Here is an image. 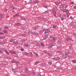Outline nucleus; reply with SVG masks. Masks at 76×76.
<instances>
[{"instance_id": "1", "label": "nucleus", "mask_w": 76, "mask_h": 76, "mask_svg": "<svg viewBox=\"0 0 76 76\" xmlns=\"http://www.w3.org/2000/svg\"><path fill=\"white\" fill-rule=\"evenodd\" d=\"M52 59L54 60H60V58L56 57L53 58Z\"/></svg>"}, {"instance_id": "2", "label": "nucleus", "mask_w": 76, "mask_h": 76, "mask_svg": "<svg viewBox=\"0 0 76 76\" xmlns=\"http://www.w3.org/2000/svg\"><path fill=\"white\" fill-rule=\"evenodd\" d=\"M52 12L53 13V15L54 16H55V17H56V12L55 10H52Z\"/></svg>"}, {"instance_id": "3", "label": "nucleus", "mask_w": 76, "mask_h": 76, "mask_svg": "<svg viewBox=\"0 0 76 76\" xmlns=\"http://www.w3.org/2000/svg\"><path fill=\"white\" fill-rule=\"evenodd\" d=\"M50 30L48 29L46 30L45 32V34H46L47 33H48V32H50Z\"/></svg>"}, {"instance_id": "4", "label": "nucleus", "mask_w": 76, "mask_h": 76, "mask_svg": "<svg viewBox=\"0 0 76 76\" xmlns=\"http://www.w3.org/2000/svg\"><path fill=\"white\" fill-rule=\"evenodd\" d=\"M65 39L67 41H70V40H71L72 39L70 38L67 37L65 38Z\"/></svg>"}, {"instance_id": "5", "label": "nucleus", "mask_w": 76, "mask_h": 76, "mask_svg": "<svg viewBox=\"0 0 76 76\" xmlns=\"http://www.w3.org/2000/svg\"><path fill=\"white\" fill-rule=\"evenodd\" d=\"M47 38H48V35H47V34H45V35L43 37V38L44 39H47Z\"/></svg>"}, {"instance_id": "6", "label": "nucleus", "mask_w": 76, "mask_h": 76, "mask_svg": "<svg viewBox=\"0 0 76 76\" xmlns=\"http://www.w3.org/2000/svg\"><path fill=\"white\" fill-rule=\"evenodd\" d=\"M13 45H17L18 44V42H14L13 43Z\"/></svg>"}, {"instance_id": "7", "label": "nucleus", "mask_w": 76, "mask_h": 76, "mask_svg": "<svg viewBox=\"0 0 76 76\" xmlns=\"http://www.w3.org/2000/svg\"><path fill=\"white\" fill-rule=\"evenodd\" d=\"M11 63H19V62L18 61H11Z\"/></svg>"}, {"instance_id": "8", "label": "nucleus", "mask_w": 76, "mask_h": 76, "mask_svg": "<svg viewBox=\"0 0 76 76\" xmlns=\"http://www.w3.org/2000/svg\"><path fill=\"white\" fill-rule=\"evenodd\" d=\"M15 26H20L21 25V24L20 23H17L15 24Z\"/></svg>"}, {"instance_id": "9", "label": "nucleus", "mask_w": 76, "mask_h": 76, "mask_svg": "<svg viewBox=\"0 0 76 76\" xmlns=\"http://www.w3.org/2000/svg\"><path fill=\"white\" fill-rule=\"evenodd\" d=\"M32 34H34V35H38V33L37 32H34L32 33Z\"/></svg>"}, {"instance_id": "10", "label": "nucleus", "mask_w": 76, "mask_h": 76, "mask_svg": "<svg viewBox=\"0 0 76 76\" xmlns=\"http://www.w3.org/2000/svg\"><path fill=\"white\" fill-rule=\"evenodd\" d=\"M34 54H35L36 57H39V56H38V55L37 53L35 52H34Z\"/></svg>"}, {"instance_id": "11", "label": "nucleus", "mask_w": 76, "mask_h": 76, "mask_svg": "<svg viewBox=\"0 0 76 76\" xmlns=\"http://www.w3.org/2000/svg\"><path fill=\"white\" fill-rule=\"evenodd\" d=\"M25 71L26 73H28V70L27 69L25 68Z\"/></svg>"}, {"instance_id": "12", "label": "nucleus", "mask_w": 76, "mask_h": 76, "mask_svg": "<svg viewBox=\"0 0 76 76\" xmlns=\"http://www.w3.org/2000/svg\"><path fill=\"white\" fill-rule=\"evenodd\" d=\"M3 15L1 14V15H0V20H1L2 18H3Z\"/></svg>"}, {"instance_id": "13", "label": "nucleus", "mask_w": 76, "mask_h": 76, "mask_svg": "<svg viewBox=\"0 0 76 76\" xmlns=\"http://www.w3.org/2000/svg\"><path fill=\"white\" fill-rule=\"evenodd\" d=\"M50 38L51 39L53 38V40H56L55 38L54 37V36H50Z\"/></svg>"}, {"instance_id": "14", "label": "nucleus", "mask_w": 76, "mask_h": 76, "mask_svg": "<svg viewBox=\"0 0 76 76\" xmlns=\"http://www.w3.org/2000/svg\"><path fill=\"white\" fill-rule=\"evenodd\" d=\"M72 61V62L73 63H76V60H73Z\"/></svg>"}, {"instance_id": "15", "label": "nucleus", "mask_w": 76, "mask_h": 76, "mask_svg": "<svg viewBox=\"0 0 76 76\" xmlns=\"http://www.w3.org/2000/svg\"><path fill=\"white\" fill-rule=\"evenodd\" d=\"M38 2H39V1H38V0H36L34 1V3H35V4H36V3H38Z\"/></svg>"}, {"instance_id": "16", "label": "nucleus", "mask_w": 76, "mask_h": 76, "mask_svg": "<svg viewBox=\"0 0 76 76\" xmlns=\"http://www.w3.org/2000/svg\"><path fill=\"white\" fill-rule=\"evenodd\" d=\"M5 52L7 54V55H9V52H8L7 51L5 50Z\"/></svg>"}, {"instance_id": "17", "label": "nucleus", "mask_w": 76, "mask_h": 76, "mask_svg": "<svg viewBox=\"0 0 76 76\" xmlns=\"http://www.w3.org/2000/svg\"><path fill=\"white\" fill-rule=\"evenodd\" d=\"M41 46H42L43 47H44L45 46V45H44V44L43 43H41Z\"/></svg>"}, {"instance_id": "18", "label": "nucleus", "mask_w": 76, "mask_h": 76, "mask_svg": "<svg viewBox=\"0 0 76 76\" xmlns=\"http://www.w3.org/2000/svg\"><path fill=\"white\" fill-rule=\"evenodd\" d=\"M24 47H28V46H29V45H28V44L26 43L24 44Z\"/></svg>"}, {"instance_id": "19", "label": "nucleus", "mask_w": 76, "mask_h": 76, "mask_svg": "<svg viewBox=\"0 0 76 76\" xmlns=\"http://www.w3.org/2000/svg\"><path fill=\"white\" fill-rule=\"evenodd\" d=\"M21 19H23V20H26V18H25L22 17L21 18Z\"/></svg>"}, {"instance_id": "20", "label": "nucleus", "mask_w": 76, "mask_h": 76, "mask_svg": "<svg viewBox=\"0 0 76 76\" xmlns=\"http://www.w3.org/2000/svg\"><path fill=\"white\" fill-rule=\"evenodd\" d=\"M63 12H68V10H63Z\"/></svg>"}, {"instance_id": "21", "label": "nucleus", "mask_w": 76, "mask_h": 76, "mask_svg": "<svg viewBox=\"0 0 76 76\" xmlns=\"http://www.w3.org/2000/svg\"><path fill=\"white\" fill-rule=\"evenodd\" d=\"M26 28L25 27H21V29H23V30H25V29H26Z\"/></svg>"}, {"instance_id": "22", "label": "nucleus", "mask_w": 76, "mask_h": 76, "mask_svg": "<svg viewBox=\"0 0 76 76\" xmlns=\"http://www.w3.org/2000/svg\"><path fill=\"white\" fill-rule=\"evenodd\" d=\"M4 38H5V37L3 36H0V39H3Z\"/></svg>"}, {"instance_id": "23", "label": "nucleus", "mask_w": 76, "mask_h": 76, "mask_svg": "<svg viewBox=\"0 0 76 76\" xmlns=\"http://www.w3.org/2000/svg\"><path fill=\"white\" fill-rule=\"evenodd\" d=\"M39 63H40L39 61H36L35 62V64H37Z\"/></svg>"}, {"instance_id": "24", "label": "nucleus", "mask_w": 76, "mask_h": 76, "mask_svg": "<svg viewBox=\"0 0 76 76\" xmlns=\"http://www.w3.org/2000/svg\"><path fill=\"white\" fill-rule=\"evenodd\" d=\"M32 33H33V32H31V31H28V34H32Z\"/></svg>"}, {"instance_id": "25", "label": "nucleus", "mask_w": 76, "mask_h": 76, "mask_svg": "<svg viewBox=\"0 0 76 76\" xmlns=\"http://www.w3.org/2000/svg\"><path fill=\"white\" fill-rule=\"evenodd\" d=\"M69 54V53L68 52H66L65 53V55H68Z\"/></svg>"}, {"instance_id": "26", "label": "nucleus", "mask_w": 76, "mask_h": 76, "mask_svg": "<svg viewBox=\"0 0 76 76\" xmlns=\"http://www.w3.org/2000/svg\"><path fill=\"white\" fill-rule=\"evenodd\" d=\"M48 64L50 65H51L52 64V62L51 61H49L48 62Z\"/></svg>"}, {"instance_id": "27", "label": "nucleus", "mask_w": 76, "mask_h": 76, "mask_svg": "<svg viewBox=\"0 0 76 76\" xmlns=\"http://www.w3.org/2000/svg\"><path fill=\"white\" fill-rule=\"evenodd\" d=\"M52 46H53V45H49L48 47V48H51V47H52Z\"/></svg>"}, {"instance_id": "28", "label": "nucleus", "mask_w": 76, "mask_h": 76, "mask_svg": "<svg viewBox=\"0 0 76 76\" xmlns=\"http://www.w3.org/2000/svg\"><path fill=\"white\" fill-rule=\"evenodd\" d=\"M4 33H5V34H7V31L6 30H4Z\"/></svg>"}, {"instance_id": "29", "label": "nucleus", "mask_w": 76, "mask_h": 76, "mask_svg": "<svg viewBox=\"0 0 76 76\" xmlns=\"http://www.w3.org/2000/svg\"><path fill=\"white\" fill-rule=\"evenodd\" d=\"M19 15L17 14L16 15H15L13 16V17H17V16H18Z\"/></svg>"}, {"instance_id": "30", "label": "nucleus", "mask_w": 76, "mask_h": 76, "mask_svg": "<svg viewBox=\"0 0 76 76\" xmlns=\"http://www.w3.org/2000/svg\"><path fill=\"white\" fill-rule=\"evenodd\" d=\"M24 55H26V56H28L29 54L25 52L24 53Z\"/></svg>"}, {"instance_id": "31", "label": "nucleus", "mask_w": 76, "mask_h": 76, "mask_svg": "<svg viewBox=\"0 0 76 76\" xmlns=\"http://www.w3.org/2000/svg\"><path fill=\"white\" fill-rule=\"evenodd\" d=\"M62 57L64 58H66V55H63L62 56Z\"/></svg>"}, {"instance_id": "32", "label": "nucleus", "mask_w": 76, "mask_h": 76, "mask_svg": "<svg viewBox=\"0 0 76 76\" xmlns=\"http://www.w3.org/2000/svg\"><path fill=\"white\" fill-rule=\"evenodd\" d=\"M56 27H57V26H56V25H54L53 26V28H56Z\"/></svg>"}, {"instance_id": "33", "label": "nucleus", "mask_w": 76, "mask_h": 76, "mask_svg": "<svg viewBox=\"0 0 76 76\" xmlns=\"http://www.w3.org/2000/svg\"><path fill=\"white\" fill-rule=\"evenodd\" d=\"M4 11H5V12H7V9L6 8H5L4 9Z\"/></svg>"}, {"instance_id": "34", "label": "nucleus", "mask_w": 76, "mask_h": 76, "mask_svg": "<svg viewBox=\"0 0 76 76\" xmlns=\"http://www.w3.org/2000/svg\"><path fill=\"white\" fill-rule=\"evenodd\" d=\"M47 54L50 56H52V54H50L49 53H47Z\"/></svg>"}, {"instance_id": "35", "label": "nucleus", "mask_w": 76, "mask_h": 76, "mask_svg": "<svg viewBox=\"0 0 76 76\" xmlns=\"http://www.w3.org/2000/svg\"><path fill=\"white\" fill-rule=\"evenodd\" d=\"M57 53H59V54H61V52L60 51H57Z\"/></svg>"}, {"instance_id": "36", "label": "nucleus", "mask_w": 76, "mask_h": 76, "mask_svg": "<svg viewBox=\"0 0 76 76\" xmlns=\"http://www.w3.org/2000/svg\"><path fill=\"white\" fill-rule=\"evenodd\" d=\"M58 70H60V69H61V67H58L57 68Z\"/></svg>"}, {"instance_id": "37", "label": "nucleus", "mask_w": 76, "mask_h": 76, "mask_svg": "<svg viewBox=\"0 0 76 76\" xmlns=\"http://www.w3.org/2000/svg\"><path fill=\"white\" fill-rule=\"evenodd\" d=\"M11 7L13 9H14V6H13V5H11Z\"/></svg>"}, {"instance_id": "38", "label": "nucleus", "mask_w": 76, "mask_h": 76, "mask_svg": "<svg viewBox=\"0 0 76 76\" xmlns=\"http://www.w3.org/2000/svg\"><path fill=\"white\" fill-rule=\"evenodd\" d=\"M68 57H69V58H72V56H71V55H70V56H68Z\"/></svg>"}, {"instance_id": "39", "label": "nucleus", "mask_w": 76, "mask_h": 76, "mask_svg": "<svg viewBox=\"0 0 76 76\" xmlns=\"http://www.w3.org/2000/svg\"><path fill=\"white\" fill-rule=\"evenodd\" d=\"M4 66V64H1L0 65V66Z\"/></svg>"}, {"instance_id": "40", "label": "nucleus", "mask_w": 76, "mask_h": 76, "mask_svg": "<svg viewBox=\"0 0 76 76\" xmlns=\"http://www.w3.org/2000/svg\"><path fill=\"white\" fill-rule=\"evenodd\" d=\"M36 45H37V46H39V45H40V44H37Z\"/></svg>"}, {"instance_id": "41", "label": "nucleus", "mask_w": 76, "mask_h": 76, "mask_svg": "<svg viewBox=\"0 0 76 76\" xmlns=\"http://www.w3.org/2000/svg\"><path fill=\"white\" fill-rule=\"evenodd\" d=\"M61 19L62 20H64V18H63V17H62L61 18Z\"/></svg>"}, {"instance_id": "42", "label": "nucleus", "mask_w": 76, "mask_h": 76, "mask_svg": "<svg viewBox=\"0 0 76 76\" xmlns=\"http://www.w3.org/2000/svg\"><path fill=\"white\" fill-rule=\"evenodd\" d=\"M45 13L46 14H47V13H48V11H46L45 12Z\"/></svg>"}, {"instance_id": "43", "label": "nucleus", "mask_w": 76, "mask_h": 76, "mask_svg": "<svg viewBox=\"0 0 76 76\" xmlns=\"http://www.w3.org/2000/svg\"><path fill=\"white\" fill-rule=\"evenodd\" d=\"M63 17H66V15L65 14H64V15H63Z\"/></svg>"}, {"instance_id": "44", "label": "nucleus", "mask_w": 76, "mask_h": 76, "mask_svg": "<svg viewBox=\"0 0 76 76\" xmlns=\"http://www.w3.org/2000/svg\"><path fill=\"white\" fill-rule=\"evenodd\" d=\"M15 57H17L18 56V54H17V53H15Z\"/></svg>"}, {"instance_id": "45", "label": "nucleus", "mask_w": 76, "mask_h": 76, "mask_svg": "<svg viewBox=\"0 0 76 76\" xmlns=\"http://www.w3.org/2000/svg\"><path fill=\"white\" fill-rule=\"evenodd\" d=\"M10 53H11V54L13 53V51H10Z\"/></svg>"}, {"instance_id": "46", "label": "nucleus", "mask_w": 76, "mask_h": 76, "mask_svg": "<svg viewBox=\"0 0 76 76\" xmlns=\"http://www.w3.org/2000/svg\"><path fill=\"white\" fill-rule=\"evenodd\" d=\"M4 34L3 33H1L0 32V35H3Z\"/></svg>"}, {"instance_id": "47", "label": "nucleus", "mask_w": 76, "mask_h": 76, "mask_svg": "<svg viewBox=\"0 0 76 76\" xmlns=\"http://www.w3.org/2000/svg\"><path fill=\"white\" fill-rule=\"evenodd\" d=\"M21 51H23L24 50V49L23 48H21L20 49Z\"/></svg>"}, {"instance_id": "48", "label": "nucleus", "mask_w": 76, "mask_h": 76, "mask_svg": "<svg viewBox=\"0 0 76 76\" xmlns=\"http://www.w3.org/2000/svg\"><path fill=\"white\" fill-rule=\"evenodd\" d=\"M4 28L6 29L8 28V27H5Z\"/></svg>"}, {"instance_id": "49", "label": "nucleus", "mask_w": 76, "mask_h": 76, "mask_svg": "<svg viewBox=\"0 0 76 76\" xmlns=\"http://www.w3.org/2000/svg\"><path fill=\"white\" fill-rule=\"evenodd\" d=\"M74 9H76V6H75V7H73Z\"/></svg>"}, {"instance_id": "50", "label": "nucleus", "mask_w": 76, "mask_h": 76, "mask_svg": "<svg viewBox=\"0 0 76 76\" xmlns=\"http://www.w3.org/2000/svg\"><path fill=\"white\" fill-rule=\"evenodd\" d=\"M13 41H14V39H12L10 40V42H12Z\"/></svg>"}, {"instance_id": "51", "label": "nucleus", "mask_w": 76, "mask_h": 76, "mask_svg": "<svg viewBox=\"0 0 76 76\" xmlns=\"http://www.w3.org/2000/svg\"><path fill=\"white\" fill-rule=\"evenodd\" d=\"M32 73H33V75H35V72H33Z\"/></svg>"}, {"instance_id": "52", "label": "nucleus", "mask_w": 76, "mask_h": 76, "mask_svg": "<svg viewBox=\"0 0 76 76\" xmlns=\"http://www.w3.org/2000/svg\"><path fill=\"white\" fill-rule=\"evenodd\" d=\"M69 49L70 50H72V47H69Z\"/></svg>"}, {"instance_id": "53", "label": "nucleus", "mask_w": 76, "mask_h": 76, "mask_svg": "<svg viewBox=\"0 0 76 76\" xmlns=\"http://www.w3.org/2000/svg\"><path fill=\"white\" fill-rule=\"evenodd\" d=\"M73 35H74V37H75V36H76V34H74Z\"/></svg>"}, {"instance_id": "54", "label": "nucleus", "mask_w": 76, "mask_h": 76, "mask_svg": "<svg viewBox=\"0 0 76 76\" xmlns=\"http://www.w3.org/2000/svg\"><path fill=\"white\" fill-rule=\"evenodd\" d=\"M3 52L1 51V50H0V53H2Z\"/></svg>"}, {"instance_id": "55", "label": "nucleus", "mask_w": 76, "mask_h": 76, "mask_svg": "<svg viewBox=\"0 0 76 76\" xmlns=\"http://www.w3.org/2000/svg\"><path fill=\"white\" fill-rule=\"evenodd\" d=\"M61 41H58V42L59 43H61Z\"/></svg>"}, {"instance_id": "56", "label": "nucleus", "mask_w": 76, "mask_h": 76, "mask_svg": "<svg viewBox=\"0 0 76 76\" xmlns=\"http://www.w3.org/2000/svg\"><path fill=\"white\" fill-rule=\"evenodd\" d=\"M23 37H25V36H26V35L25 34H23Z\"/></svg>"}, {"instance_id": "57", "label": "nucleus", "mask_w": 76, "mask_h": 76, "mask_svg": "<svg viewBox=\"0 0 76 76\" xmlns=\"http://www.w3.org/2000/svg\"><path fill=\"white\" fill-rule=\"evenodd\" d=\"M70 18L71 19H73V18H72V16L70 17Z\"/></svg>"}, {"instance_id": "58", "label": "nucleus", "mask_w": 76, "mask_h": 76, "mask_svg": "<svg viewBox=\"0 0 76 76\" xmlns=\"http://www.w3.org/2000/svg\"><path fill=\"white\" fill-rule=\"evenodd\" d=\"M0 44H3L2 42H0Z\"/></svg>"}, {"instance_id": "59", "label": "nucleus", "mask_w": 76, "mask_h": 76, "mask_svg": "<svg viewBox=\"0 0 76 76\" xmlns=\"http://www.w3.org/2000/svg\"><path fill=\"white\" fill-rule=\"evenodd\" d=\"M44 7H45V8L46 9H47V7H45V6H44Z\"/></svg>"}, {"instance_id": "60", "label": "nucleus", "mask_w": 76, "mask_h": 76, "mask_svg": "<svg viewBox=\"0 0 76 76\" xmlns=\"http://www.w3.org/2000/svg\"><path fill=\"white\" fill-rule=\"evenodd\" d=\"M71 4H74V3H73V2H71Z\"/></svg>"}, {"instance_id": "61", "label": "nucleus", "mask_w": 76, "mask_h": 76, "mask_svg": "<svg viewBox=\"0 0 76 76\" xmlns=\"http://www.w3.org/2000/svg\"><path fill=\"white\" fill-rule=\"evenodd\" d=\"M33 29H37V28H33Z\"/></svg>"}, {"instance_id": "62", "label": "nucleus", "mask_w": 76, "mask_h": 76, "mask_svg": "<svg viewBox=\"0 0 76 76\" xmlns=\"http://www.w3.org/2000/svg\"><path fill=\"white\" fill-rule=\"evenodd\" d=\"M66 7H67V6H66L64 7V8H66Z\"/></svg>"}, {"instance_id": "63", "label": "nucleus", "mask_w": 76, "mask_h": 76, "mask_svg": "<svg viewBox=\"0 0 76 76\" xmlns=\"http://www.w3.org/2000/svg\"><path fill=\"white\" fill-rule=\"evenodd\" d=\"M74 69H75V70H76V67H75L74 68Z\"/></svg>"}, {"instance_id": "64", "label": "nucleus", "mask_w": 76, "mask_h": 76, "mask_svg": "<svg viewBox=\"0 0 76 76\" xmlns=\"http://www.w3.org/2000/svg\"><path fill=\"white\" fill-rule=\"evenodd\" d=\"M1 31V28H0V31Z\"/></svg>"}]
</instances>
